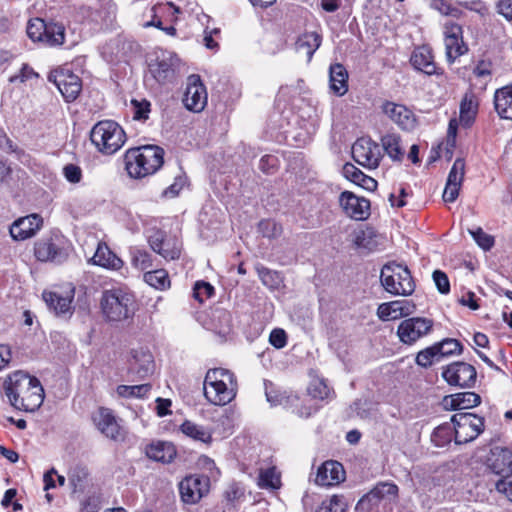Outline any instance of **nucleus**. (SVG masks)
<instances>
[{
	"mask_svg": "<svg viewBox=\"0 0 512 512\" xmlns=\"http://www.w3.org/2000/svg\"><path fill=\"white\" fill-rule=\"evenodd\" d=\"M90 139L100 152L111 155L124 145L126 135L118 123L112 120H104L93 126Z\"/></svg>",
	"mask_w": 512,
	"mask_h": 512,
	"instance_id": "obj_5",
	"label": "nucleus"
},
{
	"mask_svg": "<svg viewBox=\"0 0 512 512\" xmlns=\"http://www.w3.org/2000/svg\"><path fill=\"white\" fill-rule=\"evenodd\" d=\"M509 478L499 479L495 483V490L504 495L506 499L512 502V480H508Z\"/></svg>",
	"mask_w": 512,
	"mask_h": 512,
	"instance_id": "obj_61",
	"label": "nucleus"
},
{
	"mask_svg": "<svg viewBox=\"0 0 512 512\" xmlns=\"http://www.w3.org/2000/svg\"><path fill=\"white\" fill-rule=\"evenodd\" d=\"M89 477L88 469L82 466H75L69 474V481L74 492L82 491Z\"/></svg>",
	"mask_w": 512,
	"mask_h": 512,
	"instance_id": "obj_45",
	"label": "nucleus"
},
{
	"mask_svg": "<svg viewBox=\"0 0 512 512\" xmlns=\"http://www.w3.org/2000/svg\"><path fill=\"white\" fill-rule=\"evenodd\" d=\"M258 229L264 237L268 238H275L281 234V227L271 220L260 221Z\"/></svg>",
	"mask_w": 512,
	"mask_h": 512,
	"instance_id": "obj_56",
	"label": "nucleus"
},
{
	"mask_svg": "<svg viewBox=\"0 0 512 512\" xmlns=\"http://www.w3.org/2000/svg\"><path fill=\"white\" fill-rule=\"evenodd\" d=\"M130 253L132 265L135 268L144 271L152 266L151 255L147 251L133 248Z\"/></svg>",
	"mask_w": 512,
	"mask_h": 512,
	"instance_id": "obj_49",
	"label": "nucleus"
},
{
	"mask_svg": "<svg viewBox=\"0 0 512 512\" xmlns=\"http://www.w3.org/2000/svg\"><path fill=\"white\" fill-rule=\"evenodd\" d=\"M164 150L155 145L131 148L124 156L125 169L135 179L154 174L163 165Z\"/></svg>",
	"mask_w": 512,
	"mask_h": 512,
	"instance_id": "obj_2",
	"label": "nucleus"
},
{
	"mask_svg": "<svg viewBox=\"0 0 512 512\" xmlns=\"http://www.w3.org/2000/svg\"><path fill=\"white\" fill-rule=\"evenodd\" d=\"M154 368V359L150 351L143 348L132 351L129 368L131 374L136 375L139 379H144L154 372Z\"/></svg>",
	"mask_w": 512,
	"mask_h": 512,
	"instance_id": "obj_27",
	"label": "nucleus"
},
{
	"mask_svg": "<svg viewBox=\"0 0 512 512\" xmlns=\"http://www.w3.org/2000/svg\"><path fill=\"white\" fill-rule=\"evenodd\" d=\"M355 245L360 249L372 251L376 248L377 242L372 229H366L358 232L354 240Z\"/></svg>",
	"mask_w": 512,
	"mask_h": 512,
	"instance_id": "obj_48",
	"label": "nucleus"
},
{
	"mask_svg": "<svg viewBox=\"0 0 512 512\" xmlns=\"http://www.w3.org/2000/svg\"><path fill=\"white\" fill-rule=\"evenodd\" d=\"M93 422L97 429L107 438L114 441L123 439L121 427L110 409L100 408L93 416Z\"/></svg>",
	"mask_w": 512,
	"mask_h": 512,
	"instance_id": "obj_23",
	"label": "nucleus"
},
{
	"mask_svg": "<svg viewBox=\"0 0 512 512\" xmlns=\"http://www.w3.org/2000/svg\"><path fill=\"white\" fill-rule=\"evenodd\" d=\"M258 275L264 285L275 288L280 283L279 274L275 271H271L268 268L261 267L258 269Z\"/></svg>",
	"mask_w": 512,
	"mask_h": 512,
	"instance_id": "obj_55",
	"label": "nucleus"
},
{
	"mask_svg": "<svg viewBox=\"0 0 512 512\" xmlns=\"http://www.w3.org/2000/svg\"><path fill=\"white\" fill-rule=\"evenodd\" d=\"M214 294V287L208 282L198 281L193 288V297L200 303L209 299Z\"/></svg>",
	"mask_w": 512,
	"mask_h": 512,
	"instance_id": "obj_52",
	"label": "nucleus"
},
{
	"mask_svg": "<svg viewBox=\"0 0 512 512\" xmlns=\"http://www.w3.org/2000/svg\"><path fill=\"white\" fill-rule=\"evenodd\" d=\"M464 175L465 161L462 158H457L450 169L443 192L442 197L445 202L452 203L457 199L464 180Z\"/></svg>",
	"mask_w": 512,
	"mask_h": 512,
	"instance_id": "obj_21",
	"label": "nucleus"
},
{
	"mask_svg": "<svg viewBox=\"0 0 512 512\" xmlns=\"http://www.w3.org/2000/svg\"><path fill=\"white\" fill-rule=\"evenodd\" d=\"M144 280L148 285L158 290H164L170 286L168 273L164 269L146 272Z\"/></svg>",
	"mask_w": 512,
	"mask_h": 512,
	"instance_id": "obj_39",
	"label": "nucleus"
},
{
	"mask_svg": "<svg viewBox=\"0 0 512 512\" xmlns=\"http://www.w3.org/2000/svg\"><path fill=\"white\" fill-rule=\"evenodd\" d=\"M452 435H454L452 428L449 424L446 423L438 426L434 430L432 434V441L435 443L436 446L441 447L451 441Z\"/></svg>",
	"mask_w": 512,
	"mask_h": 512,
	"instance_id": "obj_51",
	"label": "nucleus"
},
{
	"mask_svg": "<svg viewBox=\"0 0 512 512\" xmlns=\"http://www.w3.org/2000/svg\"><path fill=\"white\" fill-rule=\"evenodd\" d=\"M477 112V103L472 94H466L460 103V122L468 127Z\"/></svg>",
	"mask_w": 512,
	"mask_h": 512,
	"instance_id": "obj_38",
	"label": "nucleus"
},
{
	"mask_svg": "<svg viewBox=\"0 0 512 512\" xmlns=\"http://www.w3.org/2000/svg\"><path fill=\"white\" fill-rule=\"evenodd\" d=\"M94 265L103 267L109 270H119L123 266V261L113 253L108 245L104 242H99L97 249L91 258Z\"/></svg>",
	"mask_w": 512,
	"mask_h": 512,
	"instance_id": "obj_29",
	"label": "nucleus"
},
{
	"mask_svg": "<svg viewBox=\"0 0 512 512\" xmlns=\"http://www.w3.org/2000/svg\"><path fill=\"white\" fill-rule=\"evenodd\" d=\"M207 91L199 75H190L187 79L183 97L184 106L195 113L204 110L207 105Z\"/></svg>",
	"mask_w": 512,
	"mask_h": 512,
	"instance_id": "obj_12",
	"label": "nucleus"
},
{
	"mask_svg": "<svg viewBox=\"0 0 512 512\" xmlns=\"http://www.w3.org/2000/svg\"><path fill=\"white\" fill-rule=\"evenodd\" d=\"M35 256L39 261L63 262L67 254L59 248L52 239H43L35 243Z\"/></svg>",
	"mask_w": 512,
	"mask_h": 512,
	"instance_id": "obj_28",
	"label": "nucleus"
},
{
	"mask_svg": "<svg viewBox=\"0 0 512 512\" xmlns=\"http://www.w3.org/2000/svg\"><path fill=\"white\" fill-rule=\"evenodd\" d=\"M481 403V398L474 392H461L443 399V405L446 409L451 410H466L478 406Z\"/></svg>",
	"mask_w": 512,
	"mask_h": 512,
	"instance_id": "obj_30",
	"label": "nucleus"
},
{
	"mask_svg": "<svg viewBox=\"0 0 512 512\" xmlns=\"http://www.w3.org/2000/svg\"><path fill=\"white\" fill-rule=\"evenodd\" d=\"M433 281L441 294L450 292V282L447 275L441 270H435L432 274Z\"/></svg>",
	"mask_w": 512,
	"mask_h": 512,
	"instance_id": "obj_58",
	"label": "nucleus"
},
{
	"mask_svg": "<svg viewBox=\"0 0 512 512\" xmlns=\"http://www.w3.org/2000/svg\"><path fill=\"white\" fill-rule=\"evenodd\" d=\"M451 421L456 444H465L474 440L484 429V419L473 413H456Z\"/></svg>",
	"mask_w": 512,
	"mask_h": 512,
	"instance_id": "obj_8",
	"label": "nucleus"
},
{
	"mask_svg": "<svg viewBox=\"0 0 512 512\" xmlns=\"http://www.w3.org/2000/svg\"><path fill=\"white\" fill-rule=\"evenodd\" d=\"M497 11L508 21L512 20V0H500L497 4Z\"/></svg>",
	"mask_w": 512,
	"mask_h": 512,
	"instance_id": "obj_64",
	"label": "nucleus"
},
{
	"mask_svg": "<svg viewBox=\"0 0 512 512\" xmlns=\"http://www.w3.org/2000/svg\"><path fill=\"white\" fill-rule=\"evenodd\" d=\"M157 251L159 255H161L166 260H175L180 257L181 254V246L176 240L167 239V241L162 245Z\"/></svg>",
	"mask_w": 512,
	"mask_h": 512,
	"instance_id": "obj_50",
	"label": "nucleus"
},
{
	"mask_svg": "<svg viewBox=\"0 0 512 512\" xmlns=\"http://www.w3.org/2000/svg\"><path fill=\"white\" fill-rule=\"evenodd\" d=\"M431 9L439 12L441 15L453 18H460L462 10L452 4L451 0H428Z\"/></svg>",
	"mask_w": 512,
	"mask_h": 512,
	"instance_id": "obj_42",
	"label": "nucleus"
},
{
	"mask_svg": "<svg viewBox=\"0 0 512 512\" xmlns=\"http://www.w3.org/2000/svg\"><path fill=\"white\" fill-rule=\"evenodd\" d=\"M63 174L70 183H79L82 179V170L74 164H67L63 168Z\"/></svg>",
	"mask_w": 512,
	"mask_h": 512,
	"instance_id": "obj_60",
	"label": "nucleus"
},
{
	"mask_svg": "<svg viewBox=\"0 0 512 512\" xmlns=\"http://www.w3.org/2000/svg\"><path fill=\"white\" fill-rule=\"evenodd\" d=\"M397 495V485L389 482H381L358 501L356 508L365 509V505H368L366 510L370 511L373 507L377 506L381 500L396 498Z\"/></svg>",
	"mask_w": 512,
	"mask_h": 512,
	"instance_id": "obj_20",
	"label": "nucleus"
},
{
	"mask_svg": "<svg viewBox=\"0 0 512 512\" xmlns=\"http://www.w3.org/2000/svg\"><path fill=\"white\" fill-rule=\"evenodd\" d=\"M345 480V471L337 461L324 462L317 471L315 482L321 486H333Z\"/></svg>",
	"mask_w": 512,
	"mask_h": 512,
	"instance_id": "obj_26",
	"label": "nucleus"
},
{
	"mask_svg": "<svg viewBox=\"0 0 512 512\" xmlns=\"http://www.w3.org/2000/svg\"><path fill=\"white\" fill-rule=\"evenodd\" d=\"M410 61L415 69L427 75L439 74L433 60L431 49L427 46L416 48Z\"/></svg>",
	"mask_w": 512,
	"mask_h": 512,
	"instance_id": "obj_31",
	"label": "nucleus"
},
{
	"mask_svg": "<svg viewBox=\"0 0 512 512\" xmlns=\"http://www.w3.org/2000/svg\"><path fill=\"white\" fill-rule=\"evenodd\" d=\"M469 233L483 250L488 251L493 247L494 238L485 233L482 228L478 227L475 230H469Z\"/></svg>",
	"mask_w": 512,
	"mask_h": 512,
	"instance_id": "obj_53",
	"label": "nucleus"
},
{
	"mask_svg": "<svg viewBox=\"0 0 512 512\" xmlns=\"http://www.w3.org/2000/svg\"><path fill=\"white\" fill-rule=\"evenodd\" d=\"M151 390V385L148 383L140 385H119L117 387V394L124 398H143Z\"/></svg>",
	"mask_w": 512,
	"mask_h": 512,
	"instance_id": "obj_41",
	"label": "nucleus"
},
{
	"mask_svg": "<svg viewBox=\"0 0 512 512\" xmlns=\"http://www.w3.org/2000/svg\"><path fill=\"white\" fill-rule=\"evenodd\" d=\"M180 430L182 431L183 434L192 438L195 441H200L202 443H210L212 440V435L209 430L189 420H186L182 423V425L180 426Z\"/></svg>",
	"mask_w": 512,
	"mask_h": 512,
	"instance_id": "obj_37",
	"label": "nucleus"
},
{
	"mask_svg": "<svg viewBox=\"0 0 512 512\" xmlns=\"http://www.w3.org/2000/svg\"><path fill=\"white\" fill-rule=\"evenodd\" d=\"M330 89L337 96H343L348 91V73L340 63H335L329 69Z\"/></svg>",
	"mask_w": 512,
	"mask_h": 512,
	"instance_id": "obj_33",
	"label": "nucleus"
},
{
	"mask_svg": "<svg viewBox=\"0 0 512 512\" xmlns=\"http://www.w3.org/2000/svg\"><path fill=\"white\" fill-rule=\"evenodd\" d=\"M237 381L234 374L222 368L210 369L204 380V395L214 404L223 406L236 396Z\"/></svg>",
	"mask_w": 512,
	"mask_h": 512,
	"instance_id": "obj_3",
	"label": "nucleus"
},
{
	"mask_svg": "<svg viewBox=\"0 0 512 512\" xmlns=\"http://www.w3.org/2000/svg\"><path fill=\"white\" fill-rule=\"evenodd\" d=\"M3 387L10 404L16 409L35 412L44 401V389L40 381L22 371L9 375Z\"/></svg>",
	"mask_w": 512,
	"mask_h": 512,
	"instance_id": "obj_1",
	"label": "nucleus"
},
{
	"mask_svg": "<svg viewBox=\"0 0 512 512\" xmlns=\"http://www.w3.org/2000/svg\"><path fill=\"white\" fill-rule=\"evenodd\" d=\"M210 479L204 475H190L179 483L181 499L187 504L198 503L209 492Z\"/></svg>",
	"mask_w": 512,
	"mask_h": 512,
	"instance_id": "obj_11",
	"label": "nucleus"
},
{
	"mask_svg": "<svg viewBox=\"0 0 512 512\" xmlns=\"http://www.w3.org/2000/svg\"><path fill=\"white\" fill-rule=\"evenodd\" d=\"M381 145L386 154L393 161H401L405 151L401 145V138L396 133H387L381 137Z\"/></svg>",
	"mask_w": 512,
	"mask_h": 512,
	"instance_id": "obj_36",
	"label": "nucleus"
},
{
	"mask_svg": "<svg viewBox=\"0 0 512 512\" xmlns=\"http://www.w3.org/2000/svg\"><path fill=\"white\" fill-rule=\"evenodd\" d=\"M382 111L402 129L411 130L415 126L414 113L405 105L385 101L382 105Z\"/></svg>",
	"mask_w": 512,
	"mask_h": 512,
	"instance_id": "obj_24",
	"label": "nucleus"
},
{
	"mask_svg": "<svg viewBox=\"0 0 512 512\" xmlns=\"http://www.w3.org/2000/svg\"><path fill=\"white\" fill-rule=\"evenodd\" d=\"M146 454L152 460L170 463L176 456V449L170 442L158 441L147 447Z\"/></svg>",
	"mask_w": 512,
	"mask_h": 512,
	"instance_id": "obj_34",
	"label": "nucleus"
},
{
	"mask_svg": "<svg viewBox=\"0 0 512 512\" xmlns=\"http://www.w3.org/2000/svg\"><path fill=\"white\" fill-rule=\"evenodd\" d=\"M74 287L70 286L64 293L58 291H44L43 299L50 310L57 316L70 317L73 313L72 301Z\"/></svg>",
	"mask_w": 512,
	"mask_h": 512,
	"instance_id": "obj_18",
	"label": "nucleus"
},
{
	"mask_svg": "<svg viewBox=\"0 0 512 512\" xmlns=\"http://www.w3.org/2000/svg\"><path fill=\"white\" fill-rule=\"evenodd\" d=\"M347 503L343 496L333 495L322 501L316 512H345Z\"/></svg>",
	"mask_w": 512,
	"mask_h": 512,
	"instance_id": "obj_43",
	"label": "nucleus"
},
{
	"mask_svg": "<svg viewBox=\"0 0 512 512\" xmlns=\"http://www.w3.org/2000/svg\"><path fill=\"white\" fill-rule=\"evenodd\" d=\"M100 305L104 317L111 322L132 317L137 307L133 294L122 289L104 291Z\"/></svg>",
	"mask_w": 512,
	"mask_h": 512,
	"instance_id": "obj_4",
	"label": "nucleus"
},
{
	"mask_svg": "<svg viewBox=\"0 0 512 512\" xmlns=\"http://www.w3.org/2000/svg\"><path fill=\"white\" fill-rule=\"evenodd\" d=\"M416 305L411 300H396L378 306L377 316L382 321L396 320L413 314Z\"/></svg>",
	"mask_w": 512,
	"mask_h": 512,
	"instance_id": "obj_22",
	"label": "nucleus"
},
{
	"mask_svg": "<svg viewBox=\"0 0 512 512\" xmlns=\"http://www.w3.org/2000/svg\"><path fill=\"white\" fill-rule=\"evenodd\" d=\"M432 328L433 320L425 317H412L403 320L399 324L397 335L402 343L412 345L428 335Z\"/></svg>",
	"mask_w": 512,
	"mask_h": 512,
	"instance_id": "obj_9",
	"label": "nucleus"
},
{
	"mask_svg": "<svg viewBox=\"0 0 512 512\" xmlns=\"http://www.w3.org/2000/svg\"><path fill=\"white\" fill-rule=\"evenodd\" d=\"M441 359L443 357L460 354L462 351L461 343L452 338H446L441 342L434 344Z\"/></svg>",
	"mask_w": 512,
	"mask_h": 512,
	"instance_id": "obj_44",
	"label": "nucleus"
},
{
	"mask_svg": "<svg viewBox=\"0 0 512 512\" xmlns=\"http://www.w3.org/2000/svg\"><path fill=\"white\" fill-rule=\"evenodd\" d=\"M342 173L346 179L358 185L365 174L352 163L344 164Z\"/></svg>",
	"mask_w": 512,
	"mask_h": 512,
	"instance_id": "obj_57",
	"label": "nucleus"
},
{
	"mask_svg": "<svg viewBox=\"0 0 512 512\" xmlns=\"http://www.w3.org/2000/svg\"><path fill=\"white\" fill-rule=\"evenodd\" d=\"M494 106L502 119L512 120V84L495 91Z\"/></svg>",
	"mask_w": 512,
	"mask_h": 512,
	"instance_id": "obj_32",
	"label": "nucleus"
},
{
	"mask_svg": "<svg viewBox=\"0 0 512 512\" xmlns=\"http://www.w3.org/2000/svg\"><path fill=\"white\" fill-rule=\"evenodd\" d=\"M320 44L321 36L317 32H305L298 37L295 48L299 54L306 56L307 60L310 61Z\"/></svg>",
	"mask_w": 512,
	"mask_h": 512,
	"instance_id": "obj_35",
	"label": "nucleus"
},
{
	"mask_svg": "<svg viewBox=\"0 0 512 512\" xmlns=\"http://www.w3.org/2000/svg\"><path fill=\"white\" fill-rule=\"evenodd\" d=\"M27 35L33 42H42L47 46H60L65 40V28L60 23H46L41 18L29 20Z\"/></svg>",
	"mask_w": 512,
	"mask_h": 512,
	"instance_id": "obj_7",
	"label": "nucleus"
},
{
	"mask_svg": "<svg viewBox=\"0 0 512 512\" xmlns=\"http://www.w3.org/2000/svg\"><path fill=\"white\" fill-rule=\"evenodd\" d=\"M38 74L34 72V70L27 64H23L20 73L18 75L11 76L9 81L11 83H15L17 81L19 82H25L33 77H37Z\"/></svg>",
	"mask_w": 512,
	"mask_h": 512,
	"instance_id": "obj_63",
	"label": "nucleus"
},
{
	"mask_svg": "<svg viewBox=\"0 0 512 512\" xmlns=\"http://www.w3.org/2000/svg\"><path fill=\"white\" fill-rule=\"evenodd\" d=\"M258 484L261 488L278 489L281 485L280 475L275 468L262 470L259 474Z\"/></svg>",
	"mask_w": 512,
	"mask_h": 512,
	"instance_id": "obj_46",
	"label": "nucleus"
},
{
	"mask_svg": "<svg viewBox=\"0 0 512 512\" xmlns=\"http://www.w3.org/2000/svg\"><path fill=\"white\" fill-rule=\"evenodd\" d=\"M43 223L42 218L37 214H31L18 220L10 227V235L14 240H26L36 234Z\"/></svg>",
	"mask_w": 512,
	"mask_h": 512,
	"instance_id": "obj_25",
	"label": "nucleus"
},
{
	"mask_svg": "<svg viewBox=\"0 0 512 512\" xmlns=\"http://www.w3.org/2000/svg\"><path fill=\"white\" fill-rule=\"evenodd\" d=\"M48 79L55 84L67 102L74 101L82 89L80 78L69 70L55 71Z\"/></svg>",
	"mask_w": 512,
	"mask_h": 512,
	"instance_id": "obj_16",
	"label": "nucleus"
},
{
	"mask_svg": "<svg viewBox=\"0 0 512 512\" xmlns=\"http://www.w3.org/2000/svg\"><path fill=\"white\" fill-rule=\"evenodd\" d=\"M131 105L134 109V120H147L150 113V102L143 99L141 101H138L136 99H133L131 101Z\"/></svg>",
	"mask_w": 512,
	"mask_h": 512,
	"instance_id": "obj_54",
	"label": "nucleus"
},
{
	"mask_svg": "<svg viewBox=\"0 0 512 512\" xmlns=\"http://www.w3.org/2000/svg\"><path fill=\"white\" fill-rule=\"evenodd\" d=\"M269 341L277 349L283 348L287 343L286 333L282 329H274L270 333Z\"/></svg>",
	"mask_w": 512,
	"mask_h": 512,
	"instance_id": "obj_62",
	"label": "nucleus"
},
{
	"mask_svg": "<svg viewBox=\"0 0 512 512\" xmlns=\"http://www.w3.org/2000/svg\"><path fill=\"white\" fill-rule=\"evenodd\" d=\"M441 357L439 356L435 345L433 344L430 347H427L421 351H419L416 355L415 362L417 365L428 368L430 367L434 361H439Z\"/></svg>",
	"mask_w": 512,
	"mask_h": 512,
	"instance_id": "obj_47",
	"label": "nucleus"
},
{
	"mask_svg": "<svg viewBox=\"0 0 512 512\" xmlns=\"http://www.w3.org/2000/svg\"><path fill=\"white\" fill-rule=\"evenodd\" d=\"M352 157L362 167L376 169L382 156L379 145L375 141L361 137L352 145Z\"/></svg>",
	"mask_w": 512,
	"mask_h": 512,
	"instance_id": "obj_10",
	"label": "nucleus"
},
{
	"mask_svg": "<svg viewBox=\"0 0 512 512\" xmlns=\"http://www.w3.org/2000/svg\"><path fill=\"white\" fill-rule=\"evenodd\" d=\"M308 393L316 399L325 400L334 397V391L329 388L326 381L322 378L313 379L308 387Z\"/></svg>",
	"mask_w": 512,
	"mask_h": 512,
	"instance_id": "obj_40",
	"label": "nucleus"
},
{
	"mask_svg": "<svg viewBox=\"0 0 512 512\" xmlns=\"http://www.w3.org/2000/svg\"><path fill=\"white\" fill-rule=\"evenodd\" d=\"M462 27L455 23H446L444 26V43L446 58L453 63L457 58L467 52V46L463 42Z\"/></svg>",
	"mask_w": 512,
	"mask_h": 512,
	"instance_id": "obj_17",
	"label": "nucleus"
},
{
	"mask_svg": "<svg viewBox=\"0 0 512 512\" xmlns=\"http://www.w3.org/2000/svg\"><path fill=\"white\" fill-rule=\"evenodd\" d=\"M339 203L345 214L355 220H364L370 214L369 200L344 191L339 197Z\"/></svg>",
	"mask_w": 512,
	"mask_h": 512,
	"instance_id": "obj_19",
	"label": "nucleus"
},
{
	"mask_svg": "<svg viewBox=\"0 0 512 512\" xmlns=\"http://www.w3.org/2000/svg\"><path fill=\"white\" fill-rule=\"evenodd\" d=\"M380 279L384 289L394 295H411L415 284L411 273L406 266L397 263L384 265Z\"/></svg>",
	"mask_w": 512,
	"mask_h": 512,
	"instance_id": "obj_6",
	"label": "nucleus"
},
{
	"mask_svg": "<svg viewBox=\"0 0 512 512\" xmlns=\"http://www.w3.org/2000/svg\"><path fill=\"white\" fill-rule=\"evenodd\" d=\"M167 241L165 233L161 230H151L148 235V243L154 252L160 251V247Z\"/></svg>",
	"mask_w": 512,
	"mask_h": 512,
	"instance_id": "obj_59",
	"label": "nucleus"
},
{
	"mask_svg": "<svg viewBox=\"0 0 512 512\" xmlns=\"http://www.w3.org/2000/svg\"><path fill=\"white\" fill-rule=\"evenodd\" d=\"M476 369L464 362H454L442 372V377L449 385L471 388L476 382Z\"/></svg>",
	"mask_w": 512,
	"mask_h": 512,
	"instance_id": "obj_13",
	"label": "nucleus"
},
{
	"mask_svg": "<svg viewBox=\"0 0 512 512\" xmlns=\"http://www.w3.org/2000/svg\"><path fill=\"white\" fill-rule=\"evenodd\" d=\"M179 65L180 59L175 53L162 51L150 65V71L159 83H166L174 79Z\"/></svg>",
	"mask_w": 512,
	"mask_h": 512,
	"instance_id": "obj_15",
	"label": "nucleus"
},
{
	"mask_svg": "<svg viewBox=\"0 0 512 512\" xmlns=\"http://www.w3.org/2000/svg\"><path fill=\"white\" fill-rule=\"evenodd\" d=\"M485 465L493 474L500 476V479L512 477V450L495 446L490 449L486 457Z\"/></svg>",
	"mask_w": 512,
	"mask_h": 512,
	"instance_id": "obj_14",
	"label": "nucleus"
}]
</instances>
